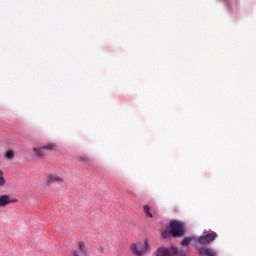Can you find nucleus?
Returning <instances> with one entry per match:
<instances>
[{
	"label": "nucleus",
	"instance_id": "nucleus-1",
	"mask_svg": "<svg viewBox=\"0 0 256 256\" xmlns=\"http://www.w3.org/2000/svg\"><path fill=\"white\" fill-rule=\"evenodd\" d=\"M174 255H180L185 256L187 255V251L172 246L170 248L161 247L156 250V256H174Z\"/></svg>",
	"mask_w": 256,
	"mask_h": 256
},
{
	"label": "nucleus",
	"instance_id": "nucleus-2",
	"mask_svg": "<svg viewBox=\"0 0 256 256\" xmlns=\"http://www.w3.org/2000/svg\"><path fill=\"white\" fill-rule=\"evenodd\" d=\"M168 229L172 237H183L185 235V225L183 222L173 220L170 222Z\"/></svg>",
	"mask_w": 256,
	"mask_h": 256
},
{
	"label": "nucleus",
	"instance_id": "nucleus-3",
	"mask_svg": "<svg viewBox=\"0 0 256 256\" xmlns=\"http://www.w3.org/2000/svg\"><path fill=\"white\" fill-rule=\"evenodd\" d=\"M130 250L135 256H143L147 251H149V243L144 242L143 244H131Z\"/></svg>",
	"mask_w": 256,
	"mask_h": 256
},
{
	"label": "nucleus",
	"instance_id": "nucleus-4",
	"mask_svg": "<svg viewBox=\"0 0 256 256\" xmlns=\"http://www.w3.org/2000/svg\"><path fill=\"white\" fill-rule=\"evenodd\" d=\"M215 239H217V232L211 231L208 234L200 236L198 243H200V245H209V243H213Z\"/></svg>",
	"mask_w": 256,
	"mask_h": 256
},
{
	"label": "nucleus",
	"instance_id": "nucleus-5",
	"mask_svg": "<svg viewBox=\"0 0 256 256\" xmlns=\"http://www.w3.org/2000/svg\"><path fill=\"white\" fill-rule=\"evenodd\" d=\"M87 255V246L85 242L79 241L78 242V250H74L71 253V256H86Z\"/></svg>",
	"mask_w": 256,
	"mask_h": 256
},
{
	"label": "nucleus",
	"instance_id": "nucleus-6",
	"mask_svg": "<svg viewBox=\"0 0 256 256\" xmlns=\"http://www.w3.org/2000/svg\"><path fill=\"white\" fill-rule=\"evenodd\" d=\"M11 203H17V199H11L9 195L0 196V207H7V205H11Z\"/></svg>",
	"mask_w": 256,
	"mask_h": 256
},
{
	"label": "nucleus",
	"instance_id": "nucleus-7",
	"mask_svg": "<svg viewBox=\"0 0 256 256\" xmlns=\"http://www.w3.org/2000/svg\"><path fill=\"white\" fill-rule=\"evenodd\" d=\"M64 179L57 175V174H49L48 175V179H47V182L49 183V185H53V183H64Z\"/></svg>",
	"mask_w": 256,
	"mask_h": 256
},
{
	"label": "nucleus",
	"instance_id": "nucleus-8",
	"mask_svg": "<svg viewBox=\"0 0 256 256\" xmlns=\"http://www.w3.org/2000/svg\"><path fill=\"white\" fill-rule=\"evenodd\" d=\"M198 251L203 256H216L214 250L211 248H200Z\"/></svg>",
	"mask_w": 256,
	"mask_h": 256
},
{
	"label": "nucleus",
	"instance_id": "nucleus-9",
	"mask_svg": "<svg viewBox=\"0 0 256 256\" xmlns=\"http://www.w3.org/2000/svg\"><path fill=\"white\" fill-rule=\"evenodd\" d=\"M34 153H36V156L41 159V157H45V148L40 147V148H33Z\"/></svg>",
	"mask_w": 256,
	"mask_h": 256
},
{
	"label": "nucleus",
	"instance_id": "nucleus-10",
	"mask_svg": "<svg viewBox=\"0 0 256 256\" xmlns=\"http://www.w3.org/2000/svg\"><path fill=\"white\" fill-rule=\"evenodd\" d=\"M43 149H47L48 151H55L57 149V144L50 142L42 146Z\"/></svg>",
	"mask_w": 256,
	"mask_h": 256
},
{
	"label": "nucleus",
	"instance_id": "nucleus-11",
	"mask_svg": "<svg viewBox=\"0 0 256 256\" xmlns=\"http://www.w3.org/2000/svg\"><path fill=\"white\" fill-rule=\"evenodd\" d=\"M194 240H195L194 237H186L182 240L181 245H182V247H187L189 245V243H191Z\"/></svg>",
	"mask_w": 256,
	"mask_h": 256
},
{
	"label": "nucleus",
	"instance_id": "nucleus-12",
	"mask_svg": "<svg viewBox=\"0 0 256 256\" xmlns=\"http://www.w3.org/2000/svg\"><path fill=\"white\" fill-rule=\"evenodd\" d=\"M144 213L145 215H147V217H150L152 219L153 214H151V207L149 205H145L143 207Z\"/></svg>",
	"mask_w": 256,
	"mask_h": 256
},
{
	"label": "nucleus",
	"instance_id": "nucleus-13",
	"mask_svg": "<svg viewBox=\"0 0 256 256\" xmlns=\"http://www.w3.org/2000/svg\"><path fill=\"white\" fill-rule=\"evenodd\" d=\"M6 159H15V152L13 150H8L6 152Z\"/></svg>",
	"mask_w": 256,
	"mask_h": 256
},
{
	"label": "nucleus",
	"instance_id": "nucleus-14",
	"mask_svg": "<svg viewBox=\"0 0 256 256\" xmlns=\"http://www.w3.org/2000/svg\"><path fill=\"white\" fill-rule=\"evenodd\" d=\"M78 161H79L80 163H89V156H86V155H84V156H79V157H78Z\"/></svg>",
	"mask_w": 256,
	"mask_h": 256
},
{
	"label": "nucleus",
	"instance_id": "nucleus-15",
	"mask_svg": "<svg viewBox=\"0 0 256 256\" xmlns=\"http://www.w3.org/2000/svg\"><path fill=\"white\" fill-rule=\"evenodd\" d=\"M5 177H4V173L2 172V170H0V187H5Z\"/></svg>",
	"mask_w": 256,
	"mask_h": 256
},
{
	"label": "nucleus",
	"instance_id": "nucleus-16",
	"mask_svg": "<svg viewBox=\"0 0 256 256\" xmlns=\"http://www.w3.org/2000/svg\"><path fill=\"white\" fill-rule=\"evenodd\" d=\"M169 235H171V229H169V230H164V231L162 232V237H163V239H167V237H169Z\"/></svg>",
	"mask_w": 256,
	"mask_h": 256
}]
</instances>
